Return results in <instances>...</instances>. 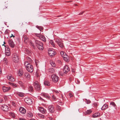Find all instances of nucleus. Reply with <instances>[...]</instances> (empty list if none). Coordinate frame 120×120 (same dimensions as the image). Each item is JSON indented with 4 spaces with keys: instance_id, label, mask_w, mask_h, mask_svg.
<instances>
[{
    "instance_id": "1",
    "label": "nucleus",
    "mask_w": 120,
    "mask_h": 120,
    "mask_svg": "<svg viewBox=\"0 0 120 120\" xmlns=\"http://www.w3.org/2000/svg\"><path fill=\"white\" fill-rule=\"evenodd\" d=\"M25 65L26 66V68L27 71L30 72H32L33 71V67L30 63H28L27 61L25 62Z\"/></svg>"
},
{
    "instance_id": "2",
    "label": "nucleus",
    "mask_w": 120,
    "mask_h": 120,
    "mask_svg": "<svg viewBox=\"0 0 120 120\" xmlns=\"http://www.w3.org/2000/svg\"><path fill=\"white\" fill-rule=\"evenodd\" d=\"M35 42L37 48L39 50H43L44 49L43 43L38 40H36Z\"/></svg>"
},
{
    "instance_id": "3",
    "label": "nucleus",
    "mask_w": 120,
    "mask_h": 120,
    "mask_svg": "<svg viewBox=\"0 0 120 120\" xmlns=\"http://www.w3.org/2000/svg\"><path fill=\"white\" fill-rule=\"evenodd\" d=\"M34 88L36 90L39 91L41 89V86L39 82L37 81H35L33 83Z\"/></svg>"
},
{
    "instance_id": "4",
    "label": "nucleus",
    "mask_w": 120,
    "mask_h": 120,
    "mask_svg": "<svg viewBox=\"0 0 120 120\" xmlns=\"http://www.w3.org/2000/svg\"><path fill=\"white\" fill-rule=\"evenodd\" d=\"M12 59L13 61L15 63L18 62L19 60V57L18 55L16 53L13 54Z\"/></svg>"
},
{
    "instance_id": "5",
    "label": "nucleus",
    "mask_w": 120,
    "mask_h": 120,
    "mask_svg": "<svg viewBox=\"0 0 120 120\" xmlns=\"http://www.w3.org/2000/svg\"><path fill=\"white\" fill-rule=\"evenodd\" d=\"M56 43L59 47L62 48H63L64 47V44L61 40H60L59 39H56Z\"/></svg>"
},
{
    "instance_id": "6",
    "label": "nucleus",
    "mask_w": 120,
    "mask_h": 120,
    "mask_svg": "<svg viewBox=\"0 0 120 120\" xmlns=\"http://www.w3.org/2000/svg\"><path fill=\"white\" fill-rule=\"evenodd\" d=\"M52 81L54 82H57L59 79V78L55 74H53L51 76Z\"/></svg>"
},
{
    "instance_id": "7",
    "label": "nucleus",
    "mask_w": 120,
    "mask_h": 120,
    "mask_svg": "<svg viewBox=\"0 0 120 120\" xmlns=\"http://www.w3.org/2000/svg\"><path fill=\"white\" fill-rule=\"evenodd\" d=\"M48 53L49 56L51 57L54 56L56 53L54 50L52 49H49Z\"/></svg>"
},
{
    "instance_id": "8",
    "label": "nucleus",
    "mask_w": 120,
    "mask_h": 120,
    "mask_svg": "<svg viewBox=\"0 0 120 120\" xmlns=\"http://www.w3.org/2000/svg\"><path fill=\"white\" fill-rule=\"evenodd\" d=\"M24 100L25 102L28 105H31L33 103L32 99L30 98H25L24 99Z\"/></svg>"
},
{
    "instance_id": "9",
    "label": "nucleus",
    "mask_w": 120,
    "mask_h": 120,
    "mask_svg": "<svg viewBox=\"0 0 120 120\" xmlns=\"http://www.w3.org/2000/svg\"><path fill=\"white\" fill-rule=\"evenodd\" d=\"M48 109L49 111L50 112L53 113L55 111L54 107L53 105H50L48 107Z\"/></svg>"
},
{
    "instance_id": "10",
    "label": "nucleus",
    "mask_w": 120,
    "mask_h": 120,
    "mask_svg": "<svg viewBox=\"0 0 120 120\" xmlns=\"http://www.w3.org/2000/svg\"><path fill=\"white\" fill-rule=\"evenodd\" d=\"M70 70V69L68 65H65L63 69V72L64 73L67 74Z\"/></svg>"
},
{
    "instance_id": "11",
    "label": "nucleus",
    "mask_w": 120,
    "mask_h": 120,
    "mask_svg": "<svg viewBox=\"0 0 120 120\" xmlns=\"http://www.w3.org/2000/svg\"><path fill=\"white\" fill-rule=\"evenodd\" d=\"M1 109L3 111H8V107L6 105H3L0 107Z\"/></svg>"
},
{
    "instance_id": "12",
    "label": "nucleus",
    "mask_w": 120,
    "mask_h": 120,
    "mask_svg": "<svg viewBox=\"0 0 120 120\" xmlns=\"http://www.w3.org/2000/svg\"><path fill=\"white\" fill-rule=\"evenodd\" d=\"M8 42L9 45L11 47L13 48L15 46V44L11 39H9L8 40Z\"/></svg>"
},
{
    "instance_id": "13",
    "label": "nucleus",
    "mask_w": 120,
    "mask_h": 120,
    "mask_svg": "<svg viewBox=\"0 0 120 120\" xmlns=\"http://www.w3.org/2000/svg\"><path fill=\"white\" fill-rule=\"evenodd\" d=\"M5 53L6 56H9L10 55V52L9 48H8L7 47H6Z\"/></svg>"
},
{
    "instance_id": "14",
    "label": "nucleus",
    "mask_w": 120,
    "mask_h": 120,
    "mask_svg": "<svg viewBox=\"0 0 120 120\" xmlns=\"http://www.w3.org/2000/svg\"><path fill=\"white\" fill-rule=\"evenodd\" d=\"M39 110L41 113L43 114H45L47 113V111L46 110H45L42 107H39Z\"/></svg>"
},
{
    "instance_id": "15",
    "label": "nucleus",
    "mask_w": 120,
    "mask_h": 120,
    "mask_svg": "<svg viewBox=\"0 0 120 120\" xmlns=\"http://www.w3.org/2000/svg\"><path fill=\"white\" fill-rule=\"evenodd\" d=\"M19 111L22 114H25L26 112L25 109L24 108L21 107L19 108Z\"/></svg>"
},
{
    "instance_id": "16",
    "label": "nucleus",
    "mask_w": 120,
    "mask_h": 120,
    "mask_svg": "<svg viewBox=\"0 0 120 120\" xmlns=\"http://www.w3.org/2000/svg\"><path fill=\"white\" fill-rule=\"evenodd\" d=\"M11 89L10 87H6L5 86H3V89L4 92H5Z\"/></svg>"
},
{
    "instance_id": "17",
    "label": "nucleus",
    "mask_w": 120,
    "mask_h": 120,
    "mask_svg": "<svg viewBox=\"0 0 120 120\" xmlns=\"http://www.w3.org/2000/svg\"><path fill=\"white\" fill-rule=\"evenodd\" d=\"M24 75L25 77L28 79H30V74L27 72H26L25 73Z\"/></svg>"
},
{
    "instance_id": "18",
    "label": "nucleus",
    "mask_w": 120,
    "mask_h": 120,
    "mask_svg": "<svg viewBox=\"0 0 120 120\" xmlns=\"http://www.w3.org/2000/svg\"><path fill=\"white\" fill-rule=\"evenodd\" d=\"M7 78L11 82H13L15 81V79L10 75H8L7 76Z\"/></svg>"
},
{
    "instance_id": "19",
    "label": "nucleus",
    "mask_w": 120,
    "mask_h": 120,
    "mask_svg": "<svg viewBox=\"0 0 120 120\" xmlns=\"http://www.w3.org/2000/svg\"><path fill=\"white\" fill-rule=\"evenodd\" d=\"M108 108V105L106 104H104L101 108L102 110H105Z\"/></svg>"
},
{
    "instance_id": "20",
    "label": "nucleus",
    "mask_w": 120,
    "mask_h": 120,
    "mask_svg": "<svg viewBox=\"0 0 120 120\" xmlns=\"http://www.w3.org/2000/svg\"><path fill=\"white\" fill-rule=\"evenodd\" d=\"M100 114L99 113H95L92 116L93 118L98 117L100 116Z\"/></svg>"
},
{
    "instance_id": "21",
    "label": "nucleus",
    "mask_w": 120,
    "mask_h": 120,
    "mask_svg": "<svg viewBox=\"0 0 120 120\" xmlns=\"http://www.w3.org/2000/svg\"><path fill=\"white\" fill-rule=\"evenodd\" d=\"M37 35H38V36L41 39L44 41H46V39L44 36H43L42 35H41L39 34H37Z\"/></svg>"
},
{
    "instance_id": "22",
    "label": "nucleus",
    "mask_w": 120,
    "mask_h": 120,
    "mask_svg": "<svg viewBox=\"0 0 120 120\" xmlns=\"http://www.w3.org/2000/svg\"><path fill=\"white\" fill-rule=\"evenodd\" d=\"M55 72V69L51 68L49 69L48 70V72L49 73H53Z\"/></svg>"
},
{
    "instance_id": "23",
    "label": "nucleus",
    "mask_w": 120,
    "mask_h": 120,
    "mask_svg": "<svg viewBox=\"0 0 120 120\" xmlns=\"http://www.w3.org/2000/svg\"><path fill=\"white\" fill-rule=\"evenodd\" d=\"M23 39L24 40V42L26 43H27L28 42V39L26 36H24L23 37Z\"/></svg>"
},
{
    "instance_id": "24",
    "label": "nucleus",
    "mask_w": 120,
    "mask_h": 120,
    "mask_svg": "<svg viewBox=\"0 0 120 120\" xmlns=\"http://www.w3.org/2000/svg\"><path fill=\"white\" fill-rule=\"evenodd\" d=\"M42 95L43 96L47 98H49V99L50 98V97L49 95L45 93H43L42 94Z\"/></svg>"
},
{
    "instance_id": "25",
    "label": "nucleus",
    "mask_w": 120,
    "mask_h": 120,
    "mask_svg": "<svg viewBox=\"0 0 120 120\" xmlns=\"http://www.w3.org/2000/svg\"><path fill=\"white\" fill-rule=\"evenodd\" d=\"M44 84L45 86H49L50 85V82L48 81H45L44 82Z\"/></svg>"
},
{
    "instance_id": "26",
    "label": "nucleus",
    "mask_w": 120,
    "mask_h": 120,
    "mask_svg": "<svg viewBox=\"0 0 120 120\" xmlns=\"http://www.w3.org/2000/svg\"><path fill=\"white\" fill-rule=\"evenodd\" d=\"M18 83L20 85V86L22 87H24V83L23 82L21 81H18Z\"/></svg>"
},
{
    "instance_id": "27",
    "label": "nucleus",
    "mask_w": 120,
    "mask_h": 120,
    "mask_svg": "<svg viewBox=\"0 0 120 120\" xmlns=\"http://www.w3.org/2000/svg\"><path fill=\"white\" fill-rule=\"evenodd\" d=\"M110 105H112L114 107L116 110H117V106L114 102H112L110 103Z\"/></svg>"
},
{
    "instance_id": "28",
    "label": "nucleus",
    "mask_w": 120,
    "mask_h": 120,
    "mask_svg": "<svg viewBox=\"0 0 120 120\" xmlns=\"http://www.w3.org/2000/svg\"><path fill=\"white\" fill-rule=\"evenodd\" d=\"M27 116L28 117H32L33 116V114L31 112H29L27 113Z\"/></svg>"
},
{
    "instance_id": "29",
    "label": "nucleus",
    "mask_w": 120,
    "mask_h": 120,
    "mask_svg": "<svg viewBox=\"0 0 120 120\" xmlns=\"http://www.w3.org/2000/svg\"><path fill=\"white\" fill-rule=\"evenodd\" d=\"M92 112V110L91 109H89L87 110L86 111L84 112V113L86 115Z\"/></svg>"
},
{
    "instance_id": "30",
    "label": "nucleus",
    "mask_w": 120,
    "mask_h": 120,
    "mask_svg": "<svg viewBox=\"0 0 120 120\" xmlns=\"http://www.w3.org/2000/svg\"><path fill=\"white\" fill-rule=\"evenodd\" d=\"M17 94L19 97H23L24 96V94L22 92H18Z\"/></svg>"
},
{
    "instance_id": "31",
    "label": "nucleus",
    "mask_w": 120,
    "mask_h": 120,
    "mask_svg": "<svg viewBox=\"0 0 120 120\" xmlns=\"http://www.w3.org/2000/svg\"><path fill=\"white\" fill-rule=\"evenodd\" d=\"M64 59L66 61H67L68 60V57L67 56L65 55L63 56Z\"/></svg>"
},
{
    "instance_id": "32",
    "label": "nucleus",
    "mask_w": 120,
    "mask_h": 120,
    "mask_svg": "<svg viewBox=\"0 0 120 120\" xmlns=\"http://www.w3.org/2000/svg\"><path fill=\"white\" fill-rule=\"evenodd\" d=\"M9 84L11 85L13 87H17V86L15 83H12L9 82Z\"/></svg>"
},
{
    "instance_id": "33",
    "label": "nucleus",
    "mask_w": 120,
    "mask_h": 120,
    "mask_svg": "<svg viewBox=\"0 0 120 120\" xmlns=\"http://www.w3.org/2000/svg\"><path fill=\"white\" fill-rule=\"evenodd\" d=\"M36 27L38 29L40 30V31H41V30H42L43 29V27L41 26H39L37 25L36 26Z\"/></svg>"
},
{
    "instance_id": "34",
    "label": "nucleus",
    "mask_w": 120,
    "mask_h": 120,
    "mask_svg": "<svg viewBox=\"0 0 120 120\" xmlns=\"http://www.w3.org/2000/svg\"><path fill=\"white\" fill-rule=\"evenodd\" d=\"M35 75H36L37 77H39L40 76V72L38 71L37 70L35 73Z\"/></svg>"
},
{
    "instance_id": "35",
    "label": "nucleus",
    "mask_w": 120,
    "mask_h": 120,
    "mask_svg": "<svg viewBox=\"0 0 120 120\" xmlns=\"http://www.w3.org/2000/svg\"><path fill=\"white\" fill-rule=\"evenodd\" d=\"M9 114L10 115H11L13 118H15V114L13 112H10Z\"/></svg>"
},
{
    "instance_id": "36",
    "label": "nucleus",
    "mask_w": 120,
    "mask_h": 120,
    "mask_svg": "<svg viewBox=\"0 0 120 120\" xmlns=\"http://www.w3.org/2000/svg\"><path fill=\"white\" fill-rule=\"evenodd\" d=\"M50 63L52 67H54L56 66V64L53 61H50Z\"/></svg>"
},
{
    "instance_id": "37",
    "label": "nucleus",
    "mask_w": 120,
    "mask_h": 120,
    "mask_svg": "<svg viewBox=\"0 0 120 120\" xmlns=\"http://www.w3.org/2000/svg\"><path fill=\"white\" fill-rule=\"evenodd\" d=\"M38 115L39 116V117L42 118H44L45 117L44 115L38 113Z\"/></svg>"
},
{
    "instance_id": "38",
    "label": "nucleus",
    "mask_w": 120,
    "mask_h": 120,
    "mask_svg": "<svg viewBox=\"0 0 120 120\" xmlns=\"http://www.w3.org/2000/svg\"><path fill=\"white\" fill-rule=\"evenodd\" d=\"M50 43L51 45L53 46L54 47H55V45L54 42L53 41H52L50 40Z\"/></svg>"
},
{
    "instance_id": "39",
    "label": "nucleus",
    "mask_w": 120,
    "mask_h": 120,
    "mask_svg": "<svg viewBox=\"0 0 120 120\" xmlns=\"http://www.w3.org/2000/svg\"><path fill=\"white\" fill-rule=\"evenodd\" d=\"M23 73L22 71H19L18 73L19 75L20 76H21L23 74Z\"/></svg>"
},
{
    "instance_id": "40",
    "label": "nucleus",
    "mask_w": 120,
    "mask_h": 120,
    "mask_svg": "<svg viewBox=\"0 0 120 120\" xmlns=\"http://www.w3.org/2000/svg\"><path fill=\"white\" fill-rule=\"evenodd\" d=\"M29 90L31 92H32L33 90V88L32 86H30L29 88Z\"/></svg>"
},
{
    "instance_id": "41",
    "label": "nucleus",
    "mask_w": 120,
    "mask_h": 120,
    "mask_svg": "<svg viewBox=\"0 0 120 120\" xmlns=\"http://www.w3.org/2000/svg\"><path fill=\"white\" fill-rule=\"evenodd\" d=\"M56 109H57L59 111H60L61 110V107L59 106V105H57L56 106Z\"/></svg>"
},
{
    "instance_id": "42",
    "label": "nucleus",
    "mask_w": 120,
    "mask_h": 120,
    "mask_svg": "<svg viewBox=\"0 0 120 120\" xmlns=\"http://www.w3.org/2000/svg\"><path fill=\"white\" fill-rule=\"evenodd\" d=\"M87 103V104H89L91 102V101L90 100H87L86 99H85Z\"/></svg>"
},
{
    "instance_id": "43",
    "label": "nucleus",
    "mask_w": 120,
    "mask_h": 120,
    "mask_svg": "<svg viewBox=\"0 0 120 120\" xmlns=\"http://www.w3.org/2000/svg\"><path fill=\"white\" fill-rule=\"evenodd\" d=\"M52 99L53 100L55 101L56 100V97L54 96L53 95L52 97Z\"/></svg>"
},
{
    "instance_id": "44",
    "label": "nucleus",
    "mask_w": 120,
    "mask_h": 120,
    "mask_svg": "<svg viewBox=\"0 0 120 120\" xmlns=\"http://www.w3.org/2000/svg\"><path fill=\"white\" fill-rule=\"evenodd\" d=\"M30 45L31 46H33L34 47L35 46L34 45V44L32 42V41H30Z\"/></svg>"
},
{
    "instance_id": "45",
    "label": "nucleus",
    "mask_w": 120,
    "mask_h": 120,
    "mask_svg": "<svg viewBox=\"0 0 120 120\" xmlns=\"http://www.w3.org/2000/svg\"><path fill=\"white\" fill-rule=\"evenodd\" d=\"M93 105L97 107L98 105V104L97 102H95L93 104Z\"/></svg>"
},
{
    "instance_id": "46",
    "label": "nucleus",
    "mask_w": 120,
    "mask_h": 120,
    "mask_svg": "<svg viewBox=\"0 0 120 120\" xmlns=\"http://www.w3.org/2000/svg\"><path fill=\"white\" fill-rule=\"evenodd\" d=\"M69 95L70 97H73V95L71 93H69Z\"/></svg>"
},
{
    "instance_id": "47",
    "label": "nucleus",
    "mask_w": 120,
    "mask_h": 120,
    "mask_svg": "<svg viewBox=\"0 0 120 120\" xmlns=\"http://www.w3.org/2000/svg\"><path fill=\"white\" fill-rule=\"evenodd\" d=\"M39 99L41 101H45V100L41 98V97H39Z\"/></svg>"
},
{
    "instance_id": "48",
    "label": "nucleus",
    "mask_w": 120,
    "mask_h": 120,
    "mask_svg": "<svg viewBox=\"0 0 120 120\" xmlns=\"http://www.w3.org/2000/svg\"><path fill=\"white\" fill-rule=\"evenodd\" d=\"M4 101L3 99H0V103H3Z\"/></svg>"
},
{
    "instance_id": "49",
    "label": "nucleus",
    "mask_w": 120,
    "mask_h": 120,
    "mask_svg": "<svg viewBox=\"0 0 120 120\" xmlns=\"http://www.w3.org/2000/svg\"><path fill=\"white\" fill-rule=\"evenodd\" d=\"M8 32H9L8 30H6L5 31V33L6 34H8Z\"/></svg>"
},
{
    "instance_id": "50",
    "label": "nucleus",
    "mask_w": 120,
    "mask_h": 120,
    "mask_svg": "<svg viewBox=\"0 0 120 120\" xmlns=\"http://www.w3.org/2000/svg\"><path fill=\"white\" fill-rule=\"evenodd\" d=\"M4 60L5 61V62H7V60L6 58H4Z\"/></svg>"
},
{
    "instance_id": "51",
    "label": "nucleus",
    "mask_w": 120,
    "mask_h": 120,
    "mask_svg": "<svg viewBox=\"0 0 120 120\" xmlns=\"http://www.w3.org/2000/svg\"><path fill=\"white\" fill-rule=\"evenodd\" d=\"M12 105L14 106H16L15 103L14 102H12Z\"/></svg>"
},
{
    "instance_id": "52",
    "label": "nucleus",
    "mask_w": 120,
    "mask_h": 120,
    "mask_svg": "<svg viewBox=\"0 0 120 120\" xmlns=\"http://www.w3.org/2000/svg\"><path fill=\"white\" fill-rule=\"evenodd\" d=\"M54 92H55V93H56L57 94L59 93L58 91L57 90H54Z\"/></svg>"
},
{
    "instance_id": "53",
    "label": "nucleus",
    "mask_w": 120,
    "mask_h": 120,
    "mask_svg": "<svg viewBox=\"0 0 120 120\" xmlns=\"http://www.w3.org/2000/svg\"><path fill=\"white\" fill-rule=\"evenodd\" d=\"M27 59L29 61H30L31 60V59L29 57H27Z\"/></svg>"
},
{
    "instance_id": "54",
    "label": "nucleus",
    "mask_w": 120,
    "mask_h": 120,
    "mask_svg": "<svg viewBox=\"0 0 120 120\" xmlns=\"http://www.w3.org/2000/svg\"><path fill=\"white\" fill-rule=\"evenodd\" d=\"M84 12V11H83L82 12H81V13H79L78 14L79 15H82Z\"/></svg>"
},
{
    "instance_id": "55",
    "label": "nucleus",
    "mask_w": 120,
    "mask_h": 120,
    "mask_svg": "<svg viewBox=\"0 0 120 120\" xmlns=\"http://www.w3.org/2000/svg\"><path fill=\"white\" fill-rule=\"evenodd\" d=\"M19 119L20 120H25V119L22 118H19Z\"/></svg>"
},
{
    "instance_id": "56",
    "label": "nucleus",
    "mask_w": 120,
    "mask_h": 120,
    "mask_svg": "<svg viewBox=\"0 0 120 120\" xmlns=\"http://www.w3.org/2000/svg\"><path fill=\"white\" fill-rule=\"evenodd\" d=\"M72 72H75V70L73 68H72Z\"/></svg>"
},
{
    "instance_id": "57",
    "label": "nucleus",
    "mask_w": 120,
    "mask_h": 120,
    "mask_svg": "<svg viewBox=\"0 0 120 120\" xmlns=\"http://www.w3.org/2000/svg\"><path fill=\"white\" fill-rule=\"evenodd\" d=\"M4 99L5 100H7V98L6 97V96L4 97Z\"/></svg>"
},
{
    "instance_id": "58",
    "label": "nucleus",
    "mask_w": 120,
    "mask_h": 120,
    "mask_svg": "<svg viewBox=\"0 0 120 120\" xmlns=\"http://www.w3.org/2000/svg\"><path fill=\"white\" fill-rule=\"evenodd\" d=\"M11 35L10 36V38H11L12 37H15V36L14 35H13L12 34H11Z\"/></svg>"
},
{
    "instance_id": "59",
    "label": "nucleus",
    "mask_w": 120,
    "mask_h": 120,
    "mask_svg": "<svg viewBox=\"0 0 120 120\" xmlns=\"http://www.w3.org/2000/svg\"><path fill=\"white\" fill-rule=\"evenodd\" d=\"M2 73L1 68L0 67V74Z\"/></svg>"
},
{
    "instance_id": "60",
    "label": "nucleus",
    "mask_w": 120,
    "mask_h": 120,
    "mask_svg": "<svg viewBox=\"0 0 120 120\" xmlns=\"http://www.w3.org/2000/svg\"><path fill=\"white\" fill-rule=\"evenodd\" d=\"M30 120H36L33 118H31L30 119Z\"/></svg>"
},
{
    "instance_id": "61",
    "label": "nucleus",
    "mask_w": 120,
    "mask_h": 120,
    "mask_svg": "<svg viewBox=\"0 0 120 120\" xmlns=\"http://www.w3.org/2000/svg\"><path fill=\"white\" fill-rule=\"evenodd\" d=\"M62 53H63V52H61V54H62Z\"/></svg>"
},
{
    "instance_id": "62",
    "label": "nucleus",
    "mask_w": 120,
    "mask_h": 120,
    "mask_svg": "<svg viewBox=\"0 0 120 120\" xmlns=\"http://www.w3.org/2000/svg\"><path fill=\"white\" fill-rule=\"evenodd\" d=\"M72 1H68V2H72Z\"/></svg>"
},
{
    "instance_id": "63",
    "label": "nucleus",
    "mask_w": 120,
    "mask_h": 120,
    "mask_svg": "<svg viewBox=\"0 0 120 120\" xmlns=\"http://www.w3.org/2000/svg\"><path fill=\"white\" fill-rule=\"evenodd\" d=\"M4 44L3 45H4V44H5L6 43H5V42H4Z\"/></svg>"
},
{
    "instance_id": "64",
    "label": "nucleus",
    "mask_w": 120,
    "mask_h": 120,
    "mask_svg": "<svg viewBox=\"0 0 120 120\" xmlns=\"http://www.w3.org/2000/svg\"><path fill=\"white\" fill-rule=\"evenodd\" d=\"M61 15L58 16H57L58 17H59Z\"/></svg>"
}]
</instances>
